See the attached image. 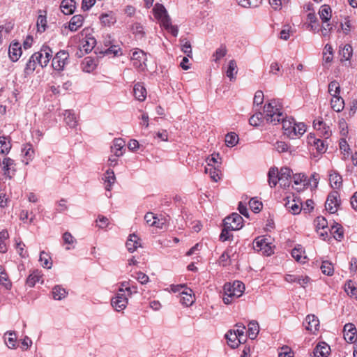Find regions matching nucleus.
<instances>
[{
    "label": "nucleus",
    "mask_w": 357,
    "mask_h": 357,
    "mask_svg": "<svg viewBox=\"0 0 357 357\" xmlns=\"http://www.w3.org/2000/svg\"><path fill=\"white\" fill-rule=\"evenodd\" d=\"M133 93L137 100L144 101L146 98V90L145 87L139 82L135 84Z\"/></svg>",
    "instance_id": "412c9836"
},
{
    "label": "nucleus",
    "mask_w": 357,
    "mask_h": 357,
    "mask_svg": "<svg viewBox=\"0 0 357 357\" xmlns=\"http://www.w3.org/2000/svg\"><path fill=\"white\" fill-rule=\"evenodd\" d=\"M181 47L182 52L187 55L188 57H192V47L189 40L186 38H181Z\"/></svg>",
    "instance_id": "09e8293b"
},
{
    "label": "nucleus",
    "mask_w": 357,
    "mask_h": 357,
    "mask_svg": "<svg viewBox=\"0 0 357 357\" xmlns=\"http://www.w3.org/2000/svg\"><path fill=\"white\" fill-rule=\"evenodd\" d=\"M243 219L237 213H233L224 220V225L230 230H238L243 227Z\"/></svg>",
    "instance_id": "39448f33"
},
{
    "label": "nucleus",
    "mask_w": 357,
    "mask_h": 357,
    "mask_svg": "<svg viewBox=\"0 0 357 357\" xmlns=\"http://www.w3.org/2000/svg\"><path fill=\"white\" fill-rule=\"evenodd\" d=\"M40 61L41 53H34L32 54L26 64L24 73L26 75H30L33 73L37 65L38 64L40 66Z\"/></svg>",
    "instance_id": "6e6552de"
},
{
    "label": "nucleus",
    "mask_w": 357,
    "mask_h": 357,
    "mask_svg": "<svg viewBox=\"0 0 357 357\" xmlns=\"http://www.w3.org/2000/svg\"><path fill=\"white\" fill-rule=\"evenodd\" d=\"M338 198L339 195L336 191L333 192L328 195L325 204V206L326 209L331 213H335L337 211V207L340 205V200Z\"/></svg>",
    "instance_id": "0eeeda50"
},
{
    "label": "nucleus",
    "mask_w": 357,
    "mask_h": 357,
    "mask_svg": "<svg viewBox=\"0 0 357 357\" xmlns=\"http://www.w3.org/2000/svg\"><path fill=\"white\" fill-rule=\"evenodd\" d=\"M111 303L116 311L120 312L126 308L128 304V298L125 296L123 289H119L117 296L112 299Z\"/></svg>",
    "instance_id": "423d86ee"
},
{
    "label": "nucleus",
    "mask_w": 357,
    "mask_h": 357,
    "mask_svg": "<svg viewBox=\"0 0 357 357\" xmlns=\"http://www.w3.org/2000/svg\"><path fill=\"white\" fill-rule=\"evenodd\" d=\"M268 181L271 188L275 187L279 181V171L277 167H271L268 173Z\"/></svg>",
    "instance_id": "a878e982"
},
{
    "label": "nucleus",
    "mask_w": 357,
    "mask_h": 357,
    "mask_svg": "<svg viewBox=\"0 0 357 357\" xmlns=\"http://www.w3.org/2000/svg\"><path fill=\"white\" fill-rule=\"evenodd\" d=\"M237 2L243 8H256L261 4L262 0H237Z\"/></svg>",
    "instance_id": "49530a36"
},
{
    "label": "nucleus",
    "mask_w": 357,
    "mask_h": 357,
    "mask_svg": "<svg viewBox=\"0 0 357 357\" xmlns=\"http://www.w3.org/2000/svg\"><path fill=\"white\" fill-rule=\"evenodd\" d=\"M84 35V38L82 39V45L79 47L78 50L77 51L75 55L81 58L84 56L85 54H88V51L89 50V38L88 37V33L86 30H84L82 32V36Z\"/></svg>",
    "instance_id": "a211bd4d"
},
{
    "label": "nucleus",
    "mask_w": 357,
    "mask_h": 357,
    "mask_svg": "<svg viewBox=\"0 0 357 357\" xmlns=\"http://www.w3.org/2000/svg\"><path fill=\"white\" fill-rule=\"evenodd\" d=\"M237 65L235 60H230L227 70V76L230 79L231 81L235 79V75L237 74Z\"/></svg>",
    "instance_id": "79ce46f5"
},
{
    "label": "nucleus",
    "mask_w": 357,
    "mask_h": 357,
    "mask_svg": "<svg viewBox=\"0 0 357 357\" xmlns=\"http://www.w3.org/2000/svg\"><path fill=\"white\" fill-rule=\"evenodd\" d=\"M141 246L139 238L135 234H130L126 242V247L129 252H133Z\"/></svg>",
    "instance_id": "6ab92c4d"
},
{
    "label": "nucleus",
    "mask_w": 357,
    "mask_h": 357,
    "mask_svg": "<svg viewBox=\"0 0 357 357\" xmlns=\"http://www.w3.org/2000/svg\"><path fill=\"white\" fill-rule=\"evenodd\" d=\"M4 174L8 176L10 178H12L13 175L14 174V172H15V162L14 160L10 158H3L2 161Z\"/></svg>",
    "instance_id": "f3484780"
},
{
    "label": "nucleus",
    "mask_w": 357,
    "mask_h": 357,
    "mask_svg": "<svg viewBox=\"0 0 357 357\" xmlns=\"http://www.w3.org/2000/svg\"><path fill=\"white\" fill-rule=\"evenodd\" d=\"M331 351L329 345L325 342L319 343L314 349V357H328Z\"/></svg>",
    "instance_id": "2eb2a0df"
},
{
    "label": "nucleus",
    "mask_w": 357,
    "mask_h": 357,
    "mask_svg": "<svg viewBox=\"0 0 357 357\" xmlns=\"http://www.w3.org/2000/svg\"><path fill=\"white\" fill-rule=\"evenodd\" d=\"M264 112L266 114V119L268 122L275 123L280 121V117L282 113L277 108V105H273L272 102H268L264 105Z\"/></svg>",
    "instance_id": "20e7f679"
},
{
    "label": "nucleus",
    "mask_w": 357,
    "mask_h": 357,
    "mask_svg": "<svg viewBox=\"0 0 357 357\" xmlns=\"http://www.w3.org/2000/svg\"><path fill=\"white\" fill-rule=\"evenodd\" d=\"M329 181L331 185L334 189H339L342 184V176L335 172H333L329 175Z\"/></svg>",
    "instance_id": "c756f323"
},
{
    "label": "nucleus",
    "mask_w": 357,
    "mask_h": 357,
    "mask_svg": "<svg viewBox=\"0 0 357 357\" xmlns=\"http://www.w3.org/2000/svg\"><path fill=\"white\" fill-rule=\"evenodd\" d=\"M4 338L8 348H16L17 336L15 332H6L4 335Z\"/></svg>",
    "instance_id": "72a5a7b5"
},
{
    "label": "nucleus",
    "mask_w": 357,
    "mask_h": 357,
    "mask_svg": "<svg viewBox=\"0 0 357 357\" xmlns=\"http://www.w3.org/2000/svg\"><path fill=\"white\" fill-rule=\"evenodd\" d=\"M84 17L81 15H74L70 20L69 29L72 31H75L79 27L82 25Z\"/></svg>",
    "instance_id": "cd10ccee"
},
{
    "label": "nucleus",
    "mask_w": 357,
    "mask_h": 357,
    "mask_svg": "<svg viewBox=\"0 0 357 357\" xmlns=\"http://www.w3.org/2000/svg\"><path fill=\"white\" fill-rule=\"evenodd\" d=\"M40 14L38 15L37 19V28L38 31L44 32L47 26V19L46 15L41 14L42 11L40 10Z\"/></svg>",
    "instance_id": "603ef678"
},
{
    "label": "nucleus",
    "mask_w": 357,
    "mask_h": 357,
    "mask_svg": "<svg viewBox=\"0 0 357 357\" xmlns=\"http://www.w3.org/2000/svg\"><path fill=\"white\" fill-rule=\"evenodd\" d=\"M167 219L165 217H157V219L154 220V224L153 226L156 227L157 228L163 229L167 225Z\"/></svg>",
    "instance_id": "69168bd1"
},
{
    "label": "nucleus",
    "mask_w": 357,
    "mask_h": 357,
    "mask_svg": "<svg viewBox=\"0 0 357 357\" xmlns=\"http://www.w3.org/2000/svg\"><path fill=\"white\" fill-rule=\"evenodd\" d=\"M284 134H296V121L293 118L288 119H281Z\"/></svg>",
    "instance_id": "4468645a"
},
{
    "label": "nucleus",
    "mask_w": 357,
    "mask_h": 357,
    "mask_svg": "<svg viewBox=\"0 0 357 357\" xmlns=\"http://www.w3.org/2000/svg\"><path fill=\"white\" fill-rule=\"evenodd\" d=\"M285 280L288 282H296L299 284L301 287H305V284H307L309 282L310 278L307 276L303 277L295 276L293 275H287L285 277Z\"/></svg>",
    "instance_id": "bb28decb"
},
{
    "label": "nucleus",
    "mask_w": 357,
    "mask_h": 357,
    "mask_svg": "<svg viewBox=\"0 0 357 357\" xmlns=\"http://www.w3.org/2000/svg\"><path fill=\"white\" fill-rule=\"evenodd\" d=\"M69 63V54L65 50L58 52L52 59V68L57 71L63 70L65 66Z\"/></svg>",
    "instance_id": "7ed1b4c3"
},
{
    "label": "nucleus",
    "mask_w": 357,
    "mask_h": 357,
    "mask_svg": "<svg viewBox=\"0 0 357 357\" xmlns=\"http://www.w3.org/2000/svg\"><path fill=\"white\" fill-rule=\"evenodd\" d=\"M12 144L10 142V137L9 135L0 136V153L8 154L10 151Z\"/></svg>",
    "instance_id": "aec40b11"
},
{
    "label": "nucleus",
    "mask_w": 357,
    "mask_h": 357,
    "mask_svg": "<svg viewBox=\"0 0 357 357\" xmlns=\"http://www.w3.org/2000/svg\"><path fill=\"white\" fill-rule=\"evenodd\" d=\"M293 179L296 185L301 184L303 182L304 186L307 184L306 183L307 176L304 174H296L293 176Z\"/></svg>",
    "instance_id": "0e129e2a"
},
{
    "label": "nucleus",
    "mask_w": 357,
    "mask_h": 357,
    "mask_svg": "<svg viewBox=\"0 0 357 357\" xmlns=\"http://www.w3.org/2000/svg\"><path fill=\"white\" fill-rule=\"evenodd\" d=\"M39 261L41 266L44 268H50L52 266L51 257L45 251L40 252Z\"/></svg>",
    "instance_id": "ea45409f"
},
{
    "label": "nucleus",
    "mask_w": 357,
    "mask_h": 357,
    "mask_svg": "<svg viewBox=\"0 0 357 357\" xmlns=\"http://www.w3.org/2000/svg\"><path fill=\"white\" fill-rule=\"evenodd\" d=\"M64 121L71 128L76 127L77 124V117L71 110H66L63 113Z\"/></svg>",
    "instance_id": "393cba45"
},
{
    "label": "nucleus",
    "mask_w": 357,
    "mask_h": 357,
    "mask_svg": "<svg viewBox=\"0 0 357 357\" xmlns=\"http://www.w3.org/2000/svg\"><path fill=\"white\" fill-rule=\"evenodd\" d=\"M52 296L55 300H61L64 298L68 292L66 290L60 285H56L52 289Z\"/></svg>",
    "instance_id": "c9c22d12"
},
{
    "label": "nucleus",
    "mask_w": 357,
    "mask_h": 357,
    "mask_svg": "<svg viewBox=\"0 0 357 357\" xmlns=\"http://www.w3.org/2000/svg\"><path fill=\"white\" fill-rule=\"evenodd\" d=\"M104 179H105V182L107 183L106 187H105L106 190H110L112 185L114 184L116 181V177H115L114 172L111 169H108L105 172Z\"/></svg>",
    "instance_id": "de8ad7c7"
},
{
    "label": "nucleus",
    "mask_w": 357,
    "mask_h": 357,
    "mask_svg": "<svg viewBox=\"0 0 357 357\" xmlns=\"http://www.w3.org/2000/svg\"><path fill=\"white\" fill-rule=\"evenodd\" d=\"M41 278V272L38 270H35L28 276L26 279V284L30 287H32L36 284V282L40 281Z\"/></svg>",
    "instance_id": "7c9ffc66"
},
{
    "label": "nucleus",
    "mask_w": 357,
    "mask_h": 357,
    "mask_svg": "<svg viewBox=\"0 0 357 357\" xmlns=\"http://www.w3.org/2000/svg\"><path fill=\"white\" fill-rule=\"evenodd\" d=\"M207 165L211 167H217L220 168L221 165V158L219 153H214L206 158Z\"/></svg>",
    "instance_id": "a19ab883"
},
{
    "label": "nucleus",
    "mask_w": 357,
    "mask_h": 357,
    "mask_svg": "<svg viewBox=\"0 0 357 357\" xmlns=\"http://www.w3.org/2000/svg\"><path fill=\"white\" fill-rule=\"evenodd\" d=\"M357 335V330L352 323L346 324L344 326V338L347 342H354Z\"/></svg>",
    "instance_id": "1a4fd4ad"
},
{
    "label": "nucleus",
    "mask_w": 357,
    "mask_h": 357,
    "mask_svg": "<svg viewBox=\"0 0 357 357\" xmlns=\"http://www.w3.org/2000/svg\"><path fill=\"white\" fill-rule=\"evenodd\" d=\"M121 49L116 45H111L109 48L107 49H101L99 52L101 54H113L114 56H116L118 52Z\"/></svg>",
    "instance_id": "680f3d73"
},
{
    "label": "nucleus",
    "mask_w": 357,
    "mask_h": 357,
    "mask_svg": "<svg viewBox=\"0 0 357 357\" xmlns=\"http://www.w3.org/2000/svg\"><path fill=\"white\" fill-rule=\"evenodd\" d=\"M305 323L307 324L305 326V328L312 333L318 331L319 326V321L318 318L314 314H309L305 318Z\"/></svg>",
    "instance_id": "dca6fc26"
},
{
    "label": "nucleus",
    "mask_w": 357,
    "mask_h": 357,
    "mask_svg": "<svg viewBox=\"0 0 357 357\" xmlns=\"http://www.w3.org/2000/svg\"><path fill=\"white\" fill-rule=\"evenodd\" d=\"M321 19L324 22L330 20L331 17V8L328 5H324L319 11Z\"/></svg>",
    "instance_id": "58836bf2"
},
{
    "label": "nucleus",
    "mask_w": 357,
    "mask_h": 357,
    "mask_svg": "<svg viewBox=\"0 0 357 357\" xmlns=\"http://www.w3.org/2000/svg\"><path fill=\"white\" fill-rule=\"evenodd\" d=\"M225 337L227 340L228 344L232 349L238 347V344L241 342V338L232 331H228L225 335Z\"/></svg>",
    "instance_id": "5701e85b"
},
{
    "label": "nucleus",
    "mask_w": 357,
    "mask_h": 357,
    "mask_svg": "<svg viewBox=\"0 0 357 357\" xmlns=\"http://www.w3.org/2000/svg\"><path fill=\"white\" fill-rule=\"evenodd\" d=\"M291 170L289 167H284L280 169L279 172V181L282 182L281 185L289 186V183H287L286 181H287L289 178H291Z\"/></svg>",
    "instance_id": "2f4dec72"
},
{
    "label": "nucleus",
    "mask_w": 357,
    "mask_h": 357,
    "mask_svg": "<svg viewBox=\"0 0 357 357\" xmlns=\"http://www.w3.org/2000/svg\"><path fill=\"white\" fill-rule=\"evenodd\" d=\"M100 20L101 23L105 26H109L115 22L114 17L109 14H102L100 17Z\"/></svg>",
    "instance_id": "e2e57ef3"
},
{
    "label": "nucleus",
    "mask_w": 357,
    "mask_h": 357,
    "mask_svg": "<svg viewBox=\"0 0 357 357\" xmlns=\"http://www.w3.org/2000/svg\"><path fill=\"white\" fill-rule=\"evenodd\" d=\"M307 142L309 145L314 146L319 153H323L326 151V149L324 142L320 139L316 138L315 135H308Z\"/></svg>",
    "instance_id": "9b49d317"
},
{
    "label": "nucleus",
    "mask_w": 357,
    "mask_h": 357,
    "mask_svg": "<svg viewBox=\"0 0 357 357\" xmlns=\"http://www.w3.org/2000/svg\"><path fill=\"white\" fill-rule=\"evenodd\" d=\"M331 231L336 240L341 241L343 238V228L340 224L336 223L335 225H333Z\"/></svg>",
    "instance_id": "8fccbe9b"
},
{
    "label": "nucleus",
    "mask_w": 357,
    "mask_h": 357,
    "mask_svg": "<svg viewBox=\"0 0 357 357\" xmlns=\"http://www.w3.org/2000/svg\"><path fill=\"white\" fill-rule=\"evenodd\" d=\"M126 142L122 138H116L114 139L113 145L111 146V151L115 157H120L123 154L125 150Z\"/></svg>",
    "instance_id": "9d476101"
},
{
    "label": "nucleus",
    "mask_w": 357,
    "mask_h": 357,
    "mask_svg": "<svg viewBox=\"0 0 357 357\" xmlns=\"http://www.w3.org/2000/svg\"><path fill=\"white\" fill-rule=\"evenodd\" d=\"M8 54L13 61H17L22 54L20 44L17 42H13L9 47Z\"/></svg>",
    "instance_id": "f8f14e48"
},
{
    "label": "nucleus",
    "mask_w": 357,
    "mask_h": 357,
    "mask_svg": "<svg viewBox=\"0 0 357 357\" xmlns=\"http://www.w3.org/2000/svg\"><path fill=\"white\" fill-rule=\"evenodd\" d=\"M153 12L155 18L160 21L161 26H162L165 29L172 25L171 18L163 5L160 3L155 4L153 8Z\"/></svg>",
    "instance_id": "f03ea898"
},
{
    "label": "nucleus",
    "mask_w": 357,
    "mask_h": 357,
    "mask_svg": "<svg viewBox=\"0 0 357 357\" xmlns=\"http://www.w3.org/2000/svg\"><path fill=\"white\" fill-rule=\"evenodd\" d=\"M321 269L322 273L327 275H332L334 271L333 264L328 261H324L322 262Z\"/></svg>",
    "instance_id": "6e6d98bb"
},
{
    "label": "nucleus",
    "mask_w": 357,
    "mask_h": 357,
    "mask_svg": "<svg viewBox=\"0 0 357 357\" xmlns=\"http://www.w3.org/2000/svg\"><path fill=\"white\" fill-rule=\"evenodd\" d=\"M37 53H41L40 66L45 67L52 57V49L48 46L43 45Z\"/></svg>",
    "instance_id": "ddd939ff"
},
{
    "label": "nucleus",
    "mask_w": 357,
    "mask_h": 357,
    "mask_svg": "<svg viewBox=\"0 0 357 357\" xmlns=\"http://www.w3.org/2000/svg\"><path fill=\"white\" fill-rule=\"evenodd\" d=\"M340 149L341 150L342 153L343 154V160L347 159V158L349 156V146L347 144V141L344 139H341L340 141Z\"/></svg>",
    "instance_id": "864d4df0"
},
{
    "label": "nucleus",
    "mask_w": 357,
    "mask_h": 357,
    "mask_svg": "<svg viewBox=\"0 0 357 357\" xmlns=\"http://www.w3.org/2000/svg\"><path fill=\"white\" fill-rule=\"evenodd\" d=\"M189 291H182L180 298L181 303L187 307L190 306L195 301L194 297L191 294L192 290L190 289Z\"/></svg>",
    "instance_id": "f704fd0d"
},
{
    "label": "nucleus",
    "mask_w": 357,
    "mask_h": 357,
    "mask_svg": "<svg viewBox=\"0 0 357 357\" xmlns=\"http://www.w3.org/2000/svg\"><path fill=\"white\" fill-rule=\"evenodd\" d=\"M305 252L303 250L301 245H298L295 247L291 251V256L295 259V260L300 263H305V259H306V256L303 255Z\"/></svg>",
    "instance_id": "c85d7f7f"
},
{
    "label": "nucleus",
    "mask_w": 357,
    "mask_h": 357,
    "mask_svg": "<svg viewBox=\"0 0 357 357\" xmlns=\"http://www.w3.org/2000/svg\"><path fill=\"white\" fill-rule=\"evenodd\" d=\"M0 284L3 285L6 287V289H10L12 284L8 279V276L7 273L5 271V269L3 267L0 266Z\"/></svg>",
    "instance_id": "37998d69"
},
{
    "label": "nucleus",
    "mask_w": 357,
    "mask_h": 357,
    "mask_svg": "<svg viewBox=\"0 0 357 357\" xmlns=\"http://www.w3.org/2000/svg\"><path fill=\"white\" fill-rule=\"evenodd\" d=\"M286 208L292 213V214H298L302 209L301 204L295 203V200L288 201L285 203Z\"/></svg>",
    "instance_id": "c03bdc74"
},
{
    "label": "nucleus",
    "mask_w": 357,
    "mask_h": 357,
    "mask_svg": "<svg viewBox=\"0 0 357 357\" xmlns=\"http://www.w3.org/2000/svg\"><path fill=\"white\" fill-rule=\"evenodd\" d=\"M331 104L334 111L340 112L344 109V101L340 96H335L332 98Z\"/></svg>",
    "instance_id": "473e14b6"
},
{
    "label": "nucleus",
    "mask_w": 357,
    "mask_h": 357,
    "mask_svg": "<svg viewBox=\"0 0 357 357\" xmlns=\"http://www.w3.org/2000/svg\"><path fill=\"white\" fill-rule=\"evenodd\" d=\"M75 9V2L73 0H63L61 3V10L65 15L73 14Z\"/></svg>",
    "instance_id": "b1692460"
},
{
    "label": "nucleus",
    "mask_w": 357,
    "mask_h": 357,
    "mask_svg": "<svg viewBox=\"0 0 357 357\" xmlns=\"http://www.w3.org/2000/svg\"><path fill=\"white\" fill-rule=\"evenodd\" d=\"M249 206L251 210L255 213H259L262 208V203L254 198L250 200Z\"/></svg>",
    "instance_id": "052dcab7"
},
{
    "label": "nucleus",
    "mask_w": 357,
    "mask_h": 357,
    "mask_svg": "<svg viewBox=\"0 0 357 357\" xmlns=\"http://www.w3.org/2000/svg\"><path fill=\"white\" fill-rule=\"evenodd\" d=\"M328 93L333 96H339L340 86L336 80L331 82L328 84Z\"/></svg>",
    "instance_id": "3c124183"
},
{
    "label": "nucleus",
    "mask_w": 357,
    "mask_h": 357,
    "mask_svg": "<svg viewBox=\"0 0 357 357\" xmlns=\"http://www.w3.org/2000/svg\"><path fill=\"white\" fill-rule=\"evenodd\" d=\"M282 351H281L279 354L280 357H294V353L287 346L282 347Z\"/></svg>",
    "instance_id": "774afa93"
},
{
    "label": "nucleus",
    "mask_w": 357,
    "mask_h": 357,
    "mask_svg": "<svg viewBox=\"0 0 357 357\" xmlns=\"http://www.w3.org/2000/svg\"><path fill=\"white\" fill-rule=\"evenodd\" d=\"M239 140L238 135H225V144L229 147L236 146Z\"/></svg>",
    "instance_id": "13d9d810"
},
{
    "label": "nucleus",
    "mask_w": 357,
    "mask_h": 357,
    "mask_svg": "<svg viewBox=\"0 0 357 357\" xmlns=\"http://www.w3.org/2000/svg\"><path fill=\"white\" fill-rule=\"evenodd\" d=\"M352 52H353L352 47L349 44L345 45L344 46V47L342 48V50L340 51V54L342 56V59H344L345 61H349L351 59V57L352 56Z\"/></svg>",
    "instance_id": "5fc2aeb1"
},
{
    "label": "nucleus",
    "mask_w": 357,
    "mask_h": 357,
    "mask_svg": "<svg viewBox=\"0 0 357 357\" xmlns=\"http://www.w3.org/2000/svg\"><path fill=\"white\" fill-rule=\"evenodd\" d=\"M131 58H132V61H138L139 60V61H142V60L144 65L146 66V53L144 51H142L141 50L135 51L132 53Z\"/></svg>",
    "instance_id": "4d7b16f0"
},
{
    "label": "nucleus",
    "mask_w": 357,
    "mask_h": 357,
    "mask_svg": "<svg viewBox=\"0 0 357 357\" xmlns=\"http://www.w3.org/2000/svg\"><path fill=\"white\" fill-rule=\"evenodd\" d=\"M313 127L317 131H324V134H328L331 130H329V127L326 126V123L321 119H315L313 121Z\"/></svg>",
    "instance_id": "a18cd8bd"
},
{
    "label": "nucleus",
    "mask_w": 357,
    "mask_h": 357,
    "mask_svg": "<svg viewBox=\"0 0 357 357\" xmlns=\"http://www.w3.org/2000/svg\"><path fill=\"white\" fill-rule=\"evenodd\" d=\"M259 331V326L256 321H252L248 324V337L251 340L256 338Z\"/></svg>",
    "instance_id": "e433bc0d"
},
{
    "label": "nucleus",
    "mask_w": 357,
    "mask_h": 357,
    "mask_svg": "<svg viewBox=\"0 0 357 357\" xmlns=\"http://www.w3.org/2000/svg\"><path fill=\"white\" fill-rule=\"evenodd\" d=\"M268 247V243L264 238L258 237L254 241V249L257 250H263L264 248Z\"/></svg>",
    "instance_id": "bf43d9fd"
},
{
    "label": "nucleus",
    "mask_w": 357,
    "mask_h": 357,
    "mask_svg": "<svg viewBox=\"0 0 357 357\" xmlns=\"http://www.w3.org/2000/svg\"><path fill=\"white\" fill-rule=\"evenodd\" d=\"M220 169L218 167H209L206 166L205 167V173L208 174L210 175L211 178L213 181L217 182L220 178Z\"/></svg>",
    "instance_id": "4c0bfd02"
},
{
    "label": "nucleus",
    "mask_w": 357,
    "mask_h": 357,
    "mask_svg": "<svg viewBox=\"0 0 357 357\" xmlns=\"http://www.w3.org/2000/svg\"><path fill=\"white\" fill-rule=\"evenodd\" d=\"M245 291V285L240 281H234L233 284L226 283L224 285L223 302L226 305L231 304L234 299L239 298Z\"/></svg>",
    "instance_id": "f257e3e1"
},
{
    "label": "nucleus",
    "mask_w": 357,
    "mask_h": 357,
    "mask_svg": "<svg viewBox=\"0 0 357 357\" xmlns=\"http://www.w3.org/2000/svg\"><path fill=\"white\" fill-rule=\"evenodd\" d=\"M22 152L24 155L23 162L25 165H28L34 158V150L32 145L30 144H25Z\"/></svg>",
    "instance_id": "4be33fe9"
},
{
    "label": "nucleus",
    "mask_w": 357,
    "mask_h": 357,
    "mask_svg": "<svg viewBox=\"0 0 357 357\" xmlns=\"http://www.w3.org/2000/svg\"><path fill=\"white\" fill-rule=\"evenodd\" d=\"M63 240L65 244L68 245H73L76 241L70 232H65L63 234Z\"/></svg>",
    "instance_id": "338daca9"
}]
</instances>
